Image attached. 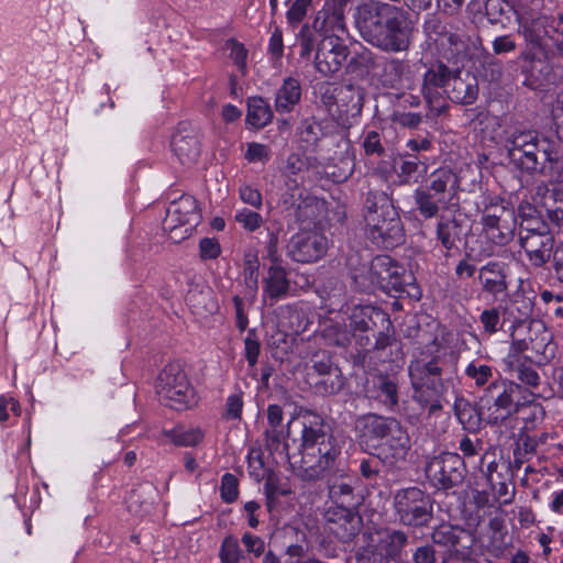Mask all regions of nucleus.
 I'll list each match as a JSON object with an SVG mask.
<instances>
[{
  "label": "nucleus",
  "mask_w": 563,
  "mask_h": 563,
  "mask_svg": "<svg viewBox=\"0 0 563 563\" xmlns=\"http://www.w3.org/2000/svg\"><path fill=\"white\" fill-rule=\"evenodd\" d=\"M552 113L555 120L561 119V117L563 115V95L559 96L558 99L555 100ZM558 134L561 139H563V121L558 129Z\"/></svg>",
  "instance_id": "nucleus-61"
},
{
  "label": "nucleus",
  "mask_w": 563,
  "mask_h": 563,
  "mask_svg": "<svg viewBox=\"0 0 563 563\" xmlns=\"http://www.w3.org/2000/svg\"><path fill=\"white\" fill-rule=\"evenodd\" d=\"M356 25L365 41L385 51L407 48L408 37L401 27L399 11L387 3L376 4L360 13Z\"/></svg>",
  "instance_id": "nucleus-2"
},
{
  "label": "nucleus",
  "mask_w": 563,
  "mask_h": 563,
  "mask_svg": "<svg viewBox=\"0 0 563 563\" xmlns=\"http://www.w3.org/2000/svg\"><path fill=\"white\" fill-rule=\"evenodd\" d=\"M366 154L380 153L383 147L380 145L379 136L376 132L372 131L367 133L363 143Z\"/></svg>",
  "instance_id": "nucleus-53"
},
{
  "label": "nucleus",
  "mask_w": 563,
  "mask_h": 563,
  "mask_svg": "<svg viewBox=\"0 0 563 563\" xmlns=\"http://www.w3.org/2000/svg\"><path fill=\"white\" fill-rule=\"evenodd\" d=\"M242 543L244 544L246 551L256 558L261 556L265 551L264 541L260 537H256L252 533H244L242 537Z\"/></svg>",
  "instance_id": "nucleus-44"
},
{
  "label": "nucleus",
  "mask_w": 563,
  "mask_h": 563,
  "mask_svg": "<svg viewBox=\"0 0 563 563\" xmlns=\"http://www.w3.org/2000/svg\"><path fill=\"white\" fill-rule=\"evenodd\" d=\"M380 397L389 405L397 402V388L396 385L389 380H383L380 384Z\"/></svg>",
  "instance_id": "nucleus-52"
},
{
  "label": "nucleus",
  "mask_w": 563,
  "mask_h": 563,
  "mask_svg": "<svg viewBox=\"0 0 563 563\" xmlns=\"http://www.w3.org/2000/svg\"><path fill=\"white\" fill-rule=\"evenodd\" d=\"M520 245L525 250L529 261L536 266H541L551 256L553 239L548 233L521 229Z\"/></svg>",
  "instance_id": "nucleus-15"
},
{
  "label": "nucleus",
  "mask_w": 563,
  "mask_h": 563,
  "mask_svg": "<svg viewBox=\"0 0 563 563\" xmlns=\"http://www.w3.org/2000/svg\"><path fill=\"white\" fill-rule=\"evenodd\" d=\"M289 290V280L284 267L273 263L263 278V300L274 305L284 298Z\"/></svg>",
  "instance_id": "nucleus-19"
},
{
  "label": "nucleus",
  "mask_w": 563,
  "mask_h": 563,
  "mask_svg": "<svg viewBox=\"0 0 563 563\" xmlns=\"http://www.w3.org/2000/svg\"><path fill=\"white\" fill-rule=\"evenodd\" d=\"M9 410H11L14 415H20V405L12 397L0 396V421H5L9 419Z\"/></svg>",
  "instance_id": "nucleus-49"
},
{
  "label": "nucleus",
  "mask_w": 563,
  "mask_h": 563,
  "mask_svg": "<svg viewBox=\"0 0 563 563\" xmlns=\"http://www.w3.org/2000/svg\"><path fill=\"white\" fill-rule=\"evenodd\" d=\"M165 437L174 444L179 446H195L199 444L205 431L197 426H178L164 432Z\"/></svg>",
  "instance_id": "nucleus-23"
},
{
  "label": "nucleus",
  "mask_w": 563,
  "mask_h": 563,
  "mask_svg": "<svg viewBox=\"0 0 563 563\" xmlns=\"http://www.w3.org/2000/svg\"><path fill=\"white\" fill-rule=\"evenodd\" d=\"M515 47V42L508 35L496 37L493 42V48L496 54L510 52Z\"/></svg>",
  "instance_id": "nucleus-54"
},
{
  "label": "nucleus",
  "mask_w": 563,
  "mask_h": 563,
  "mask_svg": "<svg viewBox=\"0 0 563 563\" xmlns=\"http://www.w3.org/2000/svg\"><path fill=\"white\" fill-rule=\"evenodd\" d=\"M299 41L302 46L301 56H308L312 51L313 40L308 34V26L305 25L299 33Z\"/></svg>",
  "instance_id": "nucleus-58"
},
{
  "label": "nucleus",
  "mask_w": 563,
  "mask_h": 563,
  "mask_svg": "<svg viewBox=\"0 0 563 563\" xmlns=\"http://www.w3.org/2000/svg\"><path fill=\"white\" fill-rule=\"evenodd\" d=\"M328 249L327 238L318 232L302 231L289 243V254L296 262L312 263L321 258Z\"/></svg>",
  "instance_id": "nucleus-13"
},
{
  "label": "nucleus",
  "mask_w": 563,
  "mask_h": 563,
  "mask_svg": "<svg viewBox=\"0 0 563 563\" xmlns=\"http://www.w3.org/2000/svg\"><path fill=\"white\" fill-rule=\"evenodd\" d=\"M220 558L223 563H239L242 559V550L238 539L227 537L221 547Z\"/></svg>",
  "instance_id": "nucleus-33"
},
{
  "label": "nucleus",
  "mask_w": 563,
  "mask_h": 563,
  "mask_svg": "<svg viewBox=\"0 0 563 563\" xmlns=\"http://www.w3.org/2000/svg\"><path fill=\"white\" fill-rule=\"evenodd\" d=\"M510 211L507 210L504 206L501 205H493L490 206L489 208H487L485 211H484V214H483V224H484V228L487 230V231H499L500 234H503L501 230L503 229H506L507 231H510L511 228L510 225H504V224H500V222H505V220L503 219V217L505 214H508L510 216Z\"/></svg>",
  "instance_id": "nucleus-27"
},
{
  "label": "nucleus",
  "mask_w": 563,
  "mask_h": 563,
  "mask_svg": "<svg viewBox=\"0 0 563 563\" xmlns=\"http://www.w3.org/2000/svg\"><path fill=\"white\" fill-rule=\"evenodd\" d=\"M221 497L227 503H232L238 498V479L233 474L227 473L221 479Z\"/></svg>",
  "instance_id": "nucleus-34"
},
{
  "label": "nucleus",
  "mask_w": 563,
  "mask_h": 563,
  "mask_svg": "<svg viewBox=\"0 0 563 563\" xmlns=\"http://www.w3.org/2000/svg\"><path fill=\"white\" fill-rule=\"evenodd\" d=\"M327 519L333 523L331 531L341 540L349 541L353 539L360 531L361 517L354 514L347 507L336 508L335 510H327Z\"/></svg>",
  "instance_id": "nucleus-17"
},
{
  "label": "nucleus",
  "mask_w": 563,
  "mask_h": 563,
  "mask_svg": "<svg viewBox=\"0 0 563 563\" xmlns=\"http://www.w3.org/2000/svg\"><path fill=\"white\" fill-rule=\"evenodd\" d=\"M544 159L549 162V167L543 168L544 174L553 183H563V157L552 158L548 152V156H545Z\"/></svg>",
  "instance_id": "nucleus-37"
},
{
  "label": "nucleus",
  "mask_w": 563,
  "mask_h": 563,
  "mask_svg": "<svg viewBox=\"0 0 563 563\" xmlns=\"http://www.w3.org/2000/svg\"><path fill=\"white\" fill-rule=\"evenodd\" d=\"M416 563H434V551L430 547L419 548L413 555Z\"/></svg>",
  "instance_id": "nucleus-56"
},
{
  "label": "nucleus",
  "mask_w": 563,
  "mask_h": 563,
  "mask_svg": "<svg viewBox=\"0 0 563 563\" xmlns=\"http://www.w3.org/2000/svg\"><path fill=\"white\" fill-rule=\"evenodd\" d=\"M312 0H295L287 11V19L290 23H300L306 16Z\"/></svg>",
  "instance_id": "nucleus-39"
},
{
  "label": "nucleus",
  "mask_w": 563,
  "mask_h": 563,
  "mask_svg": "<svg viewBox=\"0 0 563 563\" xmlns=\"http://www.w3.org/2000/svg\"><path fill=\"white\" fill-rule=\"evenodd\" d=\"M200 221L197 200L191 196H181L169 205L163 228L172 241L179 243L195 232Z\"/></svg>",
  "instance_id": "nucleus-7"
},
{
  "label": "nucleus",
  "mask_w": 563,
  "mask_h": 563,
  "mask_svg": "<svg viewBox=\"0 0 563 563\" xmlns=\"http://www.w3.org/2000/svg\"><path fill=\"white\" fill-rule=\"evenodd\" d=\"M368 538V551L386 558H395L407 540L402 532L388 529L369 533Z\"/></svg>",
  "instance_id": "nucleus-18"
},
{
  "label": "nucleus",
  "mask_w": 563,
  "mask_h": 563,
  "mask_svg": "<svg viewBox=\"0 0 563 563\" xmlns=\"http://www.w3.org/2000/svg\"><path fill=\"white\" fill-rule=\"evenodd\" d=\"M354 282L364 290L371 287L402 291L413 280L411 274L387 255L375 257L368 264L352 269Z\"/></svg>",
  "instance_id": "nucleus-4"
},
{
  "label": "nucleus",
  "mask_w": 563,
  "mask_h": 563,
  "mask_svg": "<svg viewBox=\"0 0 563 563\" xmlns=\"http://www.w3.org/2000/svg\"><path fill=\"white\" fill-rule=\"evenodd\" d=\"M227 49L229 51L230 58L236 64L240 70L243 71L247 55L244 46L235 41H230L227 43Z\"/></svg>",
  "instance_id": "nucleus-43"
},
{
  "label": "nucleus",
  "mask_w": 563,
  "mask_h": 563,
  "mask_svg": "<svg viewBox=\"0 0 563 563\" xmlns=\"http://www.w3.org/2000/svg\"><path fill=\"white\" fill-rule=\"evenodd\" d=\"M347 55V46L342 40H322L314 58L316 69L324 76L333 75L341 69Z\"/></svg>",
  "instance_id": "nucleus-14"
},
{
  "label": "nucleus",
  "mask_w": 563,
  "mask_h": 563,
  "mask_svg": "<svg viewBox=\"0 0 563 563\" xmlns=\"http://www.w3.org/2000/svg\"><path fill=\"white\" fill-rule=\"evenodd\" d=\"M172 147L181 162L194 161L199 154L198 141L192 135H174Z\"/></svg>",
  "instance_id": "nucleus-26"
},
{
  "label": "nucleus",
  "mask_w": 563,
  "mask_h": 563,
  "mask_svg": "<svg viewBox=\"0 0 563 563\" xmlns=\"http://www.w3.org/2000/svg\"><path fill=\"white\" fill-rule=\"evenodd\" d=\"M357 429L364 441L375 446L377 456L386 464L394 465L407 457L410 439L396 419L368 415L357 421Z\"/></svg>",
  "instance_id": "nucleus-3"
},
{
  "label": "nucleus",
  "mask_w": 563,
  "mask_h": 563,
  "mask_svg": "<svg viewBox=\"0 0 563 563\" xmlns=\"http://www.w3.org/2000/svg\"><path fill=\"white\" fill-rule=\"evenodd\" d=\"M468 377L475 380L477 386H483L492 377V368L487 365L471 363L465 369Z\"/></svg>",
  "instance_id": "nucleus-36"
},
{
  "label": "nucleus",
  "mask_w": 563,
  "mask_h": 563,
  "mask_svg": "<svg viewBox=\"0 0 563 563\" xmlns=\"http://www.w3.org/2000/svg\"><path fill=\"white\" fill-rule=\"evenodd\" d=\"M451 180V175L449 172L440 170L432 174V181L430 186V190L434 192L435 196L444 192L448 183Z\"/></svg>",
  "instance_id": "nucleus-50"
},
{
  "label": "nucleus",
  "mask_w": 563,
  "mask_h": 563,
  "mask_svg": "<svg viewBox=\"0 0 563 563\" xmlns=\"http://www.w3.org/2000/svg\"><path fill=\"white\" fill-rule=\"evenodd\" d=\"M200 256L203 260L217 258L221 253L218 240L213 238H203L199 242Z\"/></svg>",
  "instance_id": "nucleus-38"
},
{
  "label": "nucleus",
  "mask_w": 563,
  "mask_h": 563,
  "mask_svg": "<svg viewBox=\"0 0 563 563\" xmlns=\"http://www.w3.org/2000/svg\"><path fill=\"white\" fill-rule=\"evenodd\" d=\"M416 200L420 211L428 218L433 217L437 213V203L442 202V198H433L432 195L422 191L417 192Z\"/></svg>",
  "instance_id": "nucleus-35"
},
{
  "label": "nucleus",
  "mask_w": 563,
  "mask_h": 563,
  "mask_svg": "<svg viewBox=\"0 0 563 563\" xmlns=\"http://www.w3.org/2000/svg\"><path fill=\"white\" fill-rule=\"evenodd\" d=\"M487 13L490 16L492 22L500 23L503 26H507L511 18L520 24V30L529 41H534L536 35L528 31L526 25H522L519 15L515 12L511 5L503 0H489L487 3Z\"/></svg>",
  "instance_id": "nucleus-20"
},
{
  "label": "nucleus",
  "mask_w": 563,
  "mask_h": 563,
  "mask_svg": "<svg viewBox=\"0 0 563 563\" xmlns=\"http://www.w3.org/2000/svg\"><path fill=\"white\" fill-rule=\"evenodd\" d=\"M245 158L249 162H266L269 158V150L261 143H250L245 152Z\"/></svg>",
  "instance_id": "nucleus-42"
},
{
  "label": "nucleus",
  "mask_w": 563,
  "mask_h": 563,
  "mask_svg": "<svg viewBox=\"0 0 563 563\" xmlns=\"http://www.w3.org/2000/svg\"><path fill=\"white\" fill-rule=\"evenodd\" d=\"M157 394L176 410H185L198 401L197 394L179 363L167 364L158 375Z\"/></svg>",
  "instance_id": "nucleus-6"
},
{
  "label": "nucleus",
  "mask_w": 563,
  "mask_h": 563,
  "mask_svg": "<svg viewBox=\"0 0 563 563\" xmlns=\"http://www.w3.org/2000/svg\"><path fill=\"white\" fill-rule=\"evenodd\" d=\"M273 119L269 104L261 97H251L247 101L246 122L254 129L266 126Z\"/></svg>",
  "instance_id": "nucleus-22"
},
{
  "label": "nucleus",
  "mask_w": 563,
  "mask_h": 563,
  "mask_svg": "<svg viewBox=\"0 0 563 563\" xmlns=\"http://www.w3.org/2000/svg\"><path fill=\"white\" fill-rule=\"evenodd\" d=\"M312 26L316 32L323 35V40L330 37L341 40V35L345 32L342 9L327 3L317 12Z\"/></svg>",
  "instance_id": "nucleus-16"
},
{
  "label": "nucleus",
  "mask_w": 563,
  "mask_h": 563,
  "mask_svg": "<svg viewBox=\"0 0 563 563\" xmlns=\"http://www.w3.org/2000/svg\"><path fill=\"white\" fill-rule=\"evenodd\" d=\"M464 471V463L459 454L443 453L428 463L426 474L434 487L450 489L462 483Z\"/></svg>",
  "instance_id": "nucleus-10"
},
{
  "label": "nucleus",
  "mask_w": 563,
  "mask_h": 563,
  "mask_svg": "<svg viewBox=\"0 0 563 563\" xmlns=\"http://www.w3.org/2000/svg\"><path fill=\"white\" fill-rule=\"evenodd\" d=\"M490 388H501V393L495 400V406L501 409H507L509 412L512 407H515V411H519V395L521 394V387L508 380L496 382L490 385Z\"/></svg>",
  "instance_id": "nucleus-24"
},
{
  "label": "nucleus",
  "mask_w": 563,
  "mask_h": 563,
  "mask_svg": "<svg viewBox=\"0 0 563 563\" xmlns=\"http://www.w3.org/2000/svg\"><path fill=\"white\" fill-rule=\"evenodd\" d=\"M397 122L404 126L413 128L420 123V115L416 113H401L397 115Z\"/></svg>",
  "instance_id": "nucleus-60"
},
{
  "label": "nucleus",
  "mask_w": 563,
  "mask_h": 563,
  "mask_svg": "<svg viewBox=\"0 0 563 563\" xmlns=\"http://www.w3.org/2000/svg\"><path fill=\"white\" fill-rule=\"evenodd\" d=\"M409 374L413 387V398L430 412L441 408L440 397L444 384L440 377L441 371L434 357L422 356L411 362Z\"/></svg>",
  "instance_id": "nucleus-5"
},
{
  "label": "nucleus",
  "mask_w": 563,
  "mask_h": 563,
  "mask_svg": "<svg viewBox=\"0 0 563 563\" xmlns=\"http://www.w3.org/2000/svg\"><path fill=\"white\" fill-rule=\"evenodd\" d=\"M481 322L488 333H494L498 330L500 323V314L496 309L484 310L481 314Z\"/></svg>",
  "instance_id": "nucleus-45"
},
{
  "label": "nucleus",
  "mask_w": 563,
  "mask_h": 563,
  "mask_svg": "<svg viewBox=\"0 0 563 563\" xmlns=\"http://www.w3.org/2000/svg\"><path fill=\"white\" fill-rule=\"evenodd\" d=\"M518 378L529 386H537L539 384V375L536 371L528 367L519 368Z\"/></svg>",
  "instance_id": "nucleus-57"
},
{
  "label": "nucleus",
  "mask_w": 563,
  "mask_h": 563,
  "mask_svg": "<svg viewBox=\"0 0 563 563\" xmlns=\"http://www.w3.org/2000/svg\"><path fill=\"white\" fill-rule=\"evenodd\" d=\"M239 195H240V199L244 203L250 205L255 209H260L263 205V199H262L261 192L256 188H254L250 185H243L240 188Z\"/></svg>",
  "instance_id": "nucleus-40"
},
{
  "label": "nucleus",
  "mask_w": 563,
  "mask_h": 563,
  "mask_svg": "<svg viewBox=\"0 0 563 563\" xmlns=\"http://www.w3.org/2000/svg\"><path fill=\"white\" fill-rule=\"evenodd\" d=\"M269 429L266 431L267 444L274 450H285V440L290 435H298L294 440L300 442V453L303 464L312 470L328 468L334 461L338 450L330 435L324 431L322 418L312 411H299L282 428L283 409L278 405L267 408Z\"/></svg>",
  "instance_id": "nucleus-1"
},
{
  "label": "nucleus",
  "mask_w": 563,
  "mask_h": 563,
  "mask_svg": "<svg viewBox=\"0 0 563 563\" xmlns=\"http://www.w3.org/2000/svg\"><path fill=\"white\" fill-rule=\"evenodd\" d=\"M549 508L556 515H563V489L551 493Z\"/></svg>",
  "instance_id": "nucleus-55"
},
{
  "label": "nucleus",
  "mask_w": 563,
  "mask_h": 563,
  "mask_svg": "<svg viewBox=\"0 0 563 563\" xmlns=\"http://www.w3.org/2000/svg\"><path fill=\"white\" fill-rule=\"evenodd\" d=\"M222 117L227 122H233L241 117V111L232 104H227L222 109Z\"/></svg>",
  "instance_id": "nucleus-62"
},
{
  "label": "nucleus",
  "mask_w": 563,
  "mask_h": 563,
  "mask_svg": "<svg viewBox=\"0 0 563 563\" xmlns=\"http://www.w3.org/2000/svg\"><path fill=\"white\" fill-rule=\"evenodd\" d=\"M430 86L452 87L450 98L456 102L470 104L477 96V85L474 77L463 79L460 76L452 75L446 66L440 64L434 69H430L424 75V88L429 91Z\"/></svg>",
  "instance_id": "nucleus-8"
},
{
  "label": "nucleus",
  "mask_w": 563,
  "mask_h": 563,
  "mask_svg": "<svg viewBox=\"0 0 563 563\" xmlns=\"http://www.w3.org/2000/svg\"><path fill=\"white\" fill-rule=\"evenodd\" d=\"M243 407L242 396L239 393L228 397L225 404V413L228 418L238 419L241 416Z\"/></svg>",
  "instance_id": "nucleus-48"
},
{
  "label": "nucleus",
  "mask_w": 563,
  "mask_h": 563,
  "mask_svg": "<svg viewBox=\"0 0 563 563\" xmlns=\"http://www.w3.org/2000/svg\"><path fill=\"white\" fill-rule=\"evenodd\" d=\"M481 279L484 288L490 292L498 294L506 288L501 274L495 272L488 265L482 268Z\"/></svg>",
  "instance_id": "nucleus-30"
},
{
  "label": "nucleus",
  "mask_w": 563,
  "mask_h": 563,
  "mask_svg": "<svg viewBox=\"0 0 563 563\" xmlns=\"http://www.w3.org/2000/svg\"><path fill=\"white\" fill-rule=\"evenodd\" d=\"M395 507L405 525L421 526L429 520V500L417 487L398 492L395 495Z\"/></svg>",
  "instance_id": "nucleus-12"
},
{
  "label": "nucleus",
  "mask_w": 563,
  "mask_h": 563,
  "mask_svg": "<svg viewBox=\"0 0 563 563\" xmlns=\"http://www.w3.org/2000/svg\"><path fill=\"white\" fill-rule=\"evenodd\" d=\"M234 219L245 230L253 232L263 224V218L260 213L247 208H241L235 211Z\"/></svg>",
  "instance_id": "nucleus-31"
},
{
  "label": "nucleus",
  "mask_w": 563,
  "mask_h": 563,
  "mask_svg": "<svg viewBox=\"0 0 563 563\" xmlns=\"http://www.w3.org/2000/svg\"><path fill=\"white\" fill-rule=\"evenodd\" d=\"M284 51V44H283V34L282 30L276 27L269 38L268 43V53L271 54L272 58L275 60H279Z\"/></svg>",
  "instance_id": "nucleus-47"
},
{
  "label": "nucleus",
  "mask_w": 563,
  "mask_h": 563,
  "mask_svg": "<svg viewBox=\"0 0 563 563\" xmlns=\"http://www.w3.org/2000/svg\"><path fill=\"white\" fill-rule=\"evenodd\" d=\"M373 314L383 317V314L371 306L354 307L350 316V327L354 330L366 331L371 328Z\"/></svg>",
  "instance_id": "nucleus-28"
},
{
  "label": "nucleus",
  "mask_w": 563,
  "mask_h": 563,
  "mask_svg": "<svg viewBox=\"0 0 563 563\" xmlns=\"http://www.w3.org/2000/svg\"><path fill=\"white\" fill-rule=\"evenodd\" d=\"M432 539L435 543L443 544L450 549H453L455 552H460L456 547L463 540H470V536L462 529L442 525L433 531Z\"/></svg>",
  "instance_id": "nucleus-25"
},
{
  "label": "nucleus",
  "mask_w": 563,
  "mask_h": 563,
  "mask_svg": "<svg viewBox=\"0 0 563 563\" xmlns=\"http://www.w3.org/2000/svg\"><path fill=\"white\" fill-rule=\"evenodd\" d=\"M394 168L397 172L400 181L407 183L411 175L417 170L418 163L411 159L399 158L398 161L395 159Z\"/></svg>",
  "instance_id": "nucleus-41"
},
{
  "label": "nucleus",
  "mask_w": 563,
  "mask_h": 563,
  "mask_svg": "<svg viewBox=\"0 0 563 563\" xmlns=\"http://www.w3.org/2000/svg\"><path fill=\"white\" fill-rule=\"evenodd\" d=\"M438 236L441 240V242L445 249H448V250L451 249L453 242L450 238L449 232L446 231V228L442 224H440L438 227Z\"/></svg>",
  "instance_id": "nucleus-64"
},
{
  "label": "nucleus",
  "mask_w": 563,
  "mask_h": 563,
  "mask_svg": "<svg viewBox=\"0 0 563 563\" xmlns=\"http://www.w3.org/2000/svg\"><path fill=\"white\" fill-rule=\"evenodd\" d=\"M258 269L260 266H243L244 283L251 296H255L258 288Z\"/></svg>",
  "instance_id": "nucleus-46"
},
{
  "label": "nucleus",
  "mask_w": 563,
  "mask_h": 563,
  "mask_svg": "<svg viewBox=\"0 0 563 563\" xmlns=\"http://www.w3.org/2000/svg\"><path fill=\"white\" fill-rule=\"evenodd\" d=\"M245 345V357L251 366L255 365L260 355V344L258 342L251 338L246 336L244 341Z\"/></svg>",
  "instance_id": "nucleus-51"
},
{
  "label": "nucleus",
  "mask_w": 563,
  "mask_h": 563,
  "mask_svg": "<svg viewBox=\"0 0 563 563\" xmlns=\"http://www.w3.org/2000/svg\"><path fill=\"white\" fill-rule=\"evenodd\" d=\"M373 240L382 239L385 247H393L402 241L404 234L396 211L389 203H384L378 210L369 211L366 216Z\"/></svg>",
  "instance_id": "nucleus-11"
},
{
  "label": "nucleus",
  "mask_w": 563,
  "mask_h": 563,
  "mask_svg": "<svg viewBox=\"0 0 563 563\" xmlns=\"http://www.w3.org/2000/svg\"><path fill=\"white\" fill-rule=\"evenodd\" d=\"M243 266H260L258 252L255 249L245 251Z\"/></svg>",
  "instance_id": "nucleus-63"
},
{
  "label": "nucleus",
  "mask_w": 563,
  "mask_h": 563,
  "mask_svg": "<svg viewBox=\"0 0 563 563\" xmlns=\"http://www.w3.org/2000/svg\"><path fill=\"white\" fill-rule=\"evenodd\" d=\"M544 144L533 132H519L509 141L508 156L518 168L534 172L538 169L539 156H548Z\"/></svg>",
  "instance_id": "nucleus-9"
},
{
  "label": "nucleus",
  "mask_w": 563,
  "mask_h": 563,
  "mask_svg": "<svg viewBox=\"0 0 563 563\" xmlns=\"http://www.w3.org/2000/svg\"><path fill=\"white\" fill-rule=\"evenodd\" d=\"M553 263L558 278L563 282V243L553 252Z\"/></svg>",
  "instance_id": "nucleus-59"
},
{
  "label": "nucleus",
  "mask_w": 563,
  "mask_h": 563,
  "mask_svg": "<svg viewBox=\"0 0 563 563\" xmlns=\"http://www.w3.org/2000/svg\"><path fill=\"white\" fill-rule=\"evenodd\" d=\"M330 498L338 505L336 508L347 507L350 508V500L352 498V487L345 483H334L329 488Z\"/></svg>",
  "instance_id": "nucleus-32"
},
{
  "label": "nucleus",
  "mask_w": 563,
  "mask_h": 563,
  "mask_svg": "<svg viewBox=\"0 0 563 563\" xmlns=\"http://www.w3.org/2000/svg\"><path fill=\"white\" fill-rule=\"evenodd\" d=\"M324 212V201L307 196L297 206V216L302 221H312Z\"/></svg>",
  "instance_id": "nucleus-29"
},
{
  "label": "nucleus",
  "mask_w": 563,
  "mask_h": 563,
  "mask_svg": "<svg viewBox=\"0 0 563 563\" xmlns=\"http://www.w3.org/2000/svg\"><path fill=\"white\" fill-rule=\"evenodd\" d=\"M300 97L301 89L298 80L294 78L285 79L275 96L276 111L278 113L291 112L295 106L299 102Z\"/></svg>",
  "instance_id": "nucleus-21"
}]
</instances>
